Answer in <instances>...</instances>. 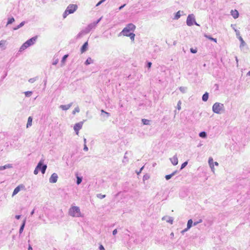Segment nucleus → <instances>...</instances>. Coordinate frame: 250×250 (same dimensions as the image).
<instances>
[{"instance_id":"1","label":"nucleus","mask_w":250,"mask_h":250,"mask_svg":"<svg viewBox=\"0 0 250 250\" xmlns=\"http://www.w3.org/2000/svg\"><path fill=\"white\" fill-rule=\"evenodd\" d=\"M212 111L216 114H221V112L225 111L224 105L220 103H215L212 106Z\"/></svg>"},{"instance_id":"2","label":"nucleus","mask_w":250,"mask_h":250,"mask_svg":"<svg viewBox=\"0 0 250 250\" xmlns=\"http://www.w3.org/2000/svg\"><path fill=\"white\" fill-rule=\"evenodd\" d=\"M68 214L69 215L72 217H80L81 216V211L80 209L78 207H72L71 208L68 212Z\"/></svg>"},{"instance_id":"3","label":"nucleus","mask_w":250,"mask_h":250,"mask_svg":"<svg viewBox=\"0 0 250 250\" xmlns=\"http://www.w3.org/2000/svg\"><path fill=\"white\" fill-rule=\"evenodd\" d=\"M136 28L135 25L133 23H128L126 26L123 29L122 33L124 36H126L125 34H128L130 33V31H134Z\"/></svg>"},{"instance_id":"4","label":"nucleus","mask_w":250,"mask_h":250,"mask_svg":"<svg viewBox=\"0 0 250 250\" xmlns=\"http://www.w3.org/2000/svg\"><path fill=\"white\" fill-rule=\"evenodd\" d=\"M186 23L189 26H191L193 24H195L197 26H200V25L196 22L195 16L193 14H191L188 15Z\"/></svg>"},{"instance_id":"5","label":"nucleus","mask_w":250,"mask_h":250,"mask_svg":"<svg viewBox=\"0 0 250 250\" xmlns=\"http://www.w3.org/2000/svg\"><path fill=\"white\" fill-rule=\"evenodd\" d=\"M37 168L40 170L42 174H44L47 168V165L43 164L42 160H41L37 166Z\"/></svg>"},{"instance_id":"6","label":"nucleus","mask_w":250,"mask_h":250,"mask_svg":"<svg viewBox=\"0 0 250 250\" xmlns=\"http://www.w3.org/2000/svg\"><path fill=\"white\" fill-rule=\"evenodd\" d=\"M78 8V6L77 4H69L67 8V11H68V13L72 14Z\"/></svg>"},{"instance_id":"7","label":"nucleus","mask_w":250,"mask_h":250,"mask_svg":"<svg viewBox=\"0 0 250 250\" xmlns=\"http://www.w3.org/2000/svg\"><path fill=\"white\" fill-rule=\"evenodd\" d=\"M37 39H38L37 36H34V37L31 38V39L28 40L27 41H26L25 42V44H27V46H28L29 47V46L35 44Z\"/></svg>"},{"instance_id":"8","label":"nucleus","mask_w":250,"mask_h":250,"mask_svg":"<svg viewBox=\"0 0 250 250\" xmlns=\"http://www.w3.org/2000/svg\"><path fill=\"white\" fill-rule=\"evenodd\" d=\"M238 39L239 40V41H240V48L241 50H243V51H245V50H248V47H245L246 46V42H244V41L243 40V38H242V37H241L240 36H239L238 37Z\"/></svg>"},{"instance_id":"9","label":"nucleus","mask_w":250,"mask_h":250,"mask_svg":"<svg viewBox=\"0 0 250 250\" xmlns=\"http://www.w3.org/2000/svg\"><path fill=\"white\" fill-rule=\"evenodd\" d=\"M83 122H81L76 124L74 126V129L76 132V134H78L79 133V130H80L83 126Z\"/></svg>"},{"instance_id":"10","label":"nucleus","mask_w":250,"mask_h":250,"mask_svg":"<svg viewBox=\"0 0 250 250\" xmlns=\"http://www.w3.org/2000/svg\"><path fill=\"white\" fill-rule=\"evenodd\" d=\"M101 20V18H100L99 19H98L97 21L89 24L87 27L91 31L92 29H93L96 27L97 24L100 22Z\"/></svg>"},{"instance_id":"11","label":"nucleus","mask_w":250,"mask_h":250,"mask_svg":"<svg viewBox=\"0 0 250 250\" xmlns=\"http://www.w3.org/2000/svg\"><path fill=\"white\" fill-rule=\"evenodd\" d=\"M58 178V175L56 173H54L51 175L49 178V182L51 183H55L57 182Z\"/></svg>"},{"instance_id":"12","label":"nucleus","mask_w":250,"mask_h":250,"mask_svg":"<svg viewBox=\"0 0 250 250\" xmlns=\"http://www.w3.org/2000/svg\"><path fill=\"white\" fill-rule=\"evenodd\" d=\"M24 186L21 184L19 185L18 187H17L14 190L13 192L12 193V196H14V195H16L21 189H24Z\"/></svg>"},{"instance_id":"13","label":"nucleus","mask_w":250,"mask_h":250,"mask_svg":"<svg viewBox=\"0 0 250 250\" xmlns=\"http://www.w3.org/2000/svg\"><path fill=\"white\" fill-rule=\"evenodd\" d=\"M170 161L171 163L174 165L176 166L178 164V160L176 155H175L172 158H170Z\"/></svg>"},{"instance_id":"14","label":"nucleus","mask_w":250,"mask_h":250,"mask_svg":"<svg viewBox=\"0 0 250 250\" xmlns=\"http://www.w3.org/2000/svg\"><path fill=\"white\" fill-rule=\"evenodd\" d=\"M88 45V44L87 41L83 43V44L82 45L81 48V52L82 53L85 52L87 50Z\"/></svg>"},{"instance_id":"15","label":"nucleus","mask_w":250,"mask_h":250,"mask_svg":"<svg viewBox=\"0 0 250 250\" xmlns=\"http://www.w3.org/2000/svg\"><path fill=\"white\" fill-rule=\"evenodd\" d=\"M72 103H71L69 104H66V105H61L60 106V108H61L63 110H67L70 108V107L72 106Z\"/></svg>"},{"instance_id":"16","label":"nucleus","mask_w":250,"mask_h":250,"mask_svg":"<svg viewBox=\"0 0 250 250\" xmlns=\"http://www.w3.org/2000/svg\"><path fill=\"white\" fill-rule=\"evenodd\" d=\"M101 111V115L102 116L104 117L105 119L108 118L110 116V114L109 113L105 111L103 109H102Z\"/></svg>"},{"instance_id":"17","label":"nucleus","mask_w":250,"mask_h":250,"mask_svg":"<svg viewBox=\"0 0 250 250\" xmlns=\"http://www.w3.org/2000/svg\"><path fill=\"white\" fill-rule=\"evenodd\" d=\"M12 167H13V166L12 164H7L4 166H0V171L5 170L7 168H12Z\"/></svg>"},{"instance_id":"18","label":"nucleus","mask_w":250,"mask_h":250,"mask_svg":"<svg viewBox=\"0 0 250 250\" xmlns=\"http://www.w3.org/2000/svg\"><path fill=\"white\" fill-rule=\"evenodd\" d=\"M231 15H232L234 19H237L239 17V13L238 11L236 10H231Z\"/></svg>"},{"instance_id":"19","label":"nucleus","mask_w":250,"mask_h":250,"mask_svg":"<svg viewBox=\"0 0 250 250\" xmlns=\"http://www.w3.org/2000/svg\"><path fill=\"white\" fill-rule=\"evenodd\" d=\"M68 54L64 55L62 57V59L61 60V67L63 66L64 65L65 61H66L67 58H68Z\"/></svg>"},{"instance_id":"20","label":"nucleus","mask_w":250,"mask_h":250,"mask_svg":"<svg viewBox=\"0 0 250 250\" xmlns=\"http://www.w3.org/2000/svg\"><path fill=\"white\" fill-rule=\"evenodd\" d=\"M177 171L175 170L174 172H173L171 174L166 175V176H165L166 179L167 180H169L172 176L175 175L177 173Z\"/></svg>"},{"instance_id":"21","label":"nucleus","mask_w":250,"mask_h":250,"mask_svg":"<svg viewBox=\"0 0 250 250\" xmlns=\"http://www.w3.org/2000/svg\"><path fill=\"white\" fill-rule=\"evenodd\" d=\"M32 117L30 116L28 118L27 123L26 124V127L28 128L29 127L31 126L32 125Z\"/></svg>"},{"instance_id":"22","label":"nucleus","mask_w":250,"mask_h":250,"mask_svg":"<svg viewBox=\"0 0 250 250\" xmlns=\"http://www.w3.org/2000/svg\"><path fill=\"white\" fill-rule=\"evenodd\" d=\"M213 160L212 158L210 157L208 159V164L212 170L214 169Z\"/></svg>"},{"instance_id":"23","label":"nucleus","mask_w":250,"mask_h":250,"mask_svg":"<svg viewBox=\"0 0 250 250\" xmlns=\"http://www.w3.org/2000/svg\"><path fill=\"white\" fill-rule=\"evenodd\" d=\"M25 219L24 220V221H23L22 223L21 224V225L20 227V230H19L20 234H21L22 232L23 229L24 228V227H25Z\"/></svg>"},{"instance_id":"24","label":"nucleus","mask_w":250,"mask_h":250,"mask_svg":"<svg viewBox=\"0 0 250 250\" xmlns=\"http://www.w3.org/2000/svg\"><path fill=\"white\" fill-rule=\"evenodd\" d=\"M92 63H93V60L90 57H88L85 61L84 64L87 65Z\"/></svg>"},{"instance_id":"25","label":"nucleus","mask_w":250,"mask_h":250,"mask_svg":"<svg viewBox=\"0 0 250 250\" xmlns=\"http://www.w3.org/2000/svg\"><path fill=\"white\" fill-rule=\"evenodd\" d=\"M208 92H205L203 96H202V100L204 102H206L208 100Z\"/></svg>"},{"instance_id":"26","label":"nucleus","mask_w":250,"mask_h":250,"mask_svg":"<svg viewBox=\"0 0 250 250\" xmlns=\"http://www.w3.org/2000/svg\"><path fill=\"white\" fill-rule=\"evenodd\" d=\"M25 23V21H22L21 23H20V24H19L18 26L15 27L13 28V29L14 30H17L19 28H20L21 27H22Z\"/></svg>"},{"instance_id":"27","label":"nucleus","mask_w":250,"mask_h":250,"mask_svg":"<svg viewBox=\"0 0 250 250\" xmlns=\"http://www.w3.org/2000/svg\"><path fill=\"white\" fill-rule=\"evenodd\" d=\"M29 46H27V44H25V42H24L20 47V49H19V51L20 52H21L22 51H23L24 50H25V49H26L27 47H28Z\"/></svg>"},{"instance_id":"28","label":"nucleus","mask_w":250,"mask_h":250,"mask_svg":"<svg viewBox=\"0 0 250 250\" xmlns=\"http://www.w3.org/2000/svg\"><path fill=\"white\" fill-rule=\"evenodd\" d=\"M125 35L126 37H130L131 41L134 40V38H135V35L133 33H129L128 34H125Z\"/></svg>"},{"instance_id":"29","label":"nucleus","mask_w":250,"mask_h":250,"mask_svg":"<svg viewBox=\"0 0 250 250\" xmlns=\"http://www.w3.org/2000/svg\"><path fill=\"white\" fill-rule=\"evenodd\" d=\"M199 136L202 138H206L207 137V134L205 131H202L199 133Z\"/></svg>"},{"instance_id":"30","label":"nucleus","mask_w":250,"mask_h":250,"mask_svg":"<svg viewBox=\"0 0 250 250\" xmlns=\"http://www.w3.org/2000/svg\"><path fill=\"white\" fill-rule=\"evenodd\" d=\"M193 224L192 219L188 220V221L187 227L188 228V229H189L192 226V225H193Z\"/></svg>"},{"instance_id":"31","label":"nucleus","mask_w":250,"mask_h":250,"mask_svg":"<svg viewBox=\"0 0 250 250\" xmlns=\"http://www.w3.org/2000/svg\"><path fill=\"white\" fill-rule=\"evenodd\" d=\"M142 122L144 125H150V121L146 119H142Z\"/></svg>"},{"instance_id":"32","label":"nucleus","mask_w":250,"mask_h":250,"mask_svg":"<svg viewBox=\"0 0 250 250\" xmlns=\"http://www.w3.org/2000/svg\"><path fill=\"white\" fill-rule=\"evenodd\" d=\"M205 37L206 38H207V39H209V40H211V41H214V42H217V39H215V38H212V37H211L210 36H209V35H205Z\"/></svg>"},{"instance_id":"33","label":"nucleus","mask_w":250,"mask_h":250,"mask_svg":"<svg viewBox=\"0 0 250 250\" xmlns=\"http://www.w3.org/2000/svg\"><path fill=\"white\" fill-rule=\"evenodd\" d=\"M5 42H6V41H4V40H1L0 41V48H1V49H4V45L5 44Z\"/></svg>"},{"instance_id":"34","label":"nucleus","mask_w":250,"mask_h":250,"mask_svg":"<svg viewBox=\"0 0 250 250\" xmlns=\"http://www.w3.org/2000/svg\"><path fill=\"white\" fill-rule=\"evenodd\" d=\"M127 152H126L125 154V155H124V159H123V162L124 163H126L128 162V159L126 156V155H127Z\"/></svg>"},{"instance_id":"35","label":"nucleus","mask_w":250,"mask_h":250,"mask_svg":"<svg viewBox=\"0 0 250 250\" xmlns=\"http://www.w3.org/2000/svg\"><path fill=\"white\" fill-rule=\"evenodd\" d=\"M180 17H181L180 11H179L176 13V14L174 16V19L178 20V19H179L180 18Z\"/></svg>"},{"instance_id":"36","label":"nucleus","mask_w":250,"mask_h":250,"mask_svg":"<svg viewBox=\"0 0 250 250\" xmlns=\"http://www.w3.org/2000/svg\"><path fill=\"white\" fill-rule=\"evenodd\" d=\"M82 179H83V178L82 177L77 176V181H76L77 184V185L80 184L82 182Z\"/></svg>"},{"instance_id":"37","label":"nucleus","mask_w":250,"mask_h":250,"mask_svg":"<svg viewBox=\"0 0 250 250\" xmlns=\"http://www.w3.org/2000/svg\"><path fill=\"white\" fill-rule=\"evenodd\" d=\"M14 21H15V19L13 17L9 18L7 23V24H12L13 22H14Z\"/></svg>"},{"instance_id":"38","label":"nucleus","mask_w":250,"mask_h":250,"mask_svg":"<svg viewBox=\"0 0 250 250\" xmlns=\"http://www.w3.org/2000/svg\"><path fill=\"white\" fill-rule=\"evenodd\" d=\"M187 89V88L186 87L181 86L179 87V90H180L181 92H182L183 93L186 92Z\"/></svg>"},{"instance_id":"39","label":"nucleus","mask_w":250,"mask_h":250,"mask_svg":"<svg viewBox=\"0 0 250 250\" xmlns=\"http://www.w3.org/2000/svg\"><path fill=\"white\" fill-rule=\"evenodd\" d=\"M38 77H36L35 78H30L29 80H28V82L30 83H34L37 79H38Z\"/></svg>"},{"instance_id":"40","label":"nucleus","mask_w":250,"mask_h":250,"mask_svg":"<svg viewBox=\"0 0 250 250\" xmlns=\"http://www.w3.org/2000/svg\"><path fill=\"white\" fill-rule=\"evenodd\" d=\"M90 30L89 29V28L86 27L82 31V33L83 34H87L88 33Z\"/></svg>"},{"instance_id":"41","label":"nucleus","mask_w":250,"mask_h":250,"mask_svg":"<svg viewBox=\"0 0 250 250\" xmlns=\"http://www.w3.org/2000/svg\"><path fill=\"white\" fill-rule=\"evenodd\" d=\"M188 164V161H186L184 163H183L181 166L180 169L182 170L183 168H184L187 166Z\"/></svg>"},{"instance_id":"42","label":"nucleus","mask_w":250,"mask_h":250,"mask_svg":"<svg viewBox=\"0 0 250 250\" xmlns=\"http://www.w3.org/2000/svg\"><path fill=\"white\" fill-rule=\"evenodd\" d=\"M168 219L167 220V222L169 223L172 224L173 223V219L172 217H167Z\"/></svg>"},{"instance_id":"43","label":"nucleus","mask_w":250,"mask_h":250,"mask_svg":"<svg viewBox=\"0 0 250 250\" xmlns=\"http://www.w3.org/2000/svg\"><path fill=\"white\" fill-rule=\"evenodd\" d=\"M97 197L99 199H103L105 197V195H103L101 193H99L97 194Z\"/></svg>"},{"instance_id":"44","label":"nucleus","mask_w":250,"mask_h":250,"mask_svg":"<svg viewBox=\"0 0 250 250\" xmlns=\"http://www.w3.org/2000/svg\"><path fill=\"white\" fill-rule=\"evenodd\" d=\"M24 93L26 97H29L32 95V92L28 91L25 92Z\"/></svg>"},{"instance_id":"45","label":"nucleus","mask_w":250,"mask_h":250,"mask_svg":"<svg viewBox=\"0 0 250 250\" xmlns=\"http://www.w3.org/2000/svg\"><path fill=\"white\" fill-rule=\"evenodd\" d=\"M190 51L191 53H193V54H195L196 53H197V48H191L190 49Z\"/></svg>"},{"instance_id":"46","label":"nucleus","mask_w":250,"mask_h":250,"mask_svg":"<svg viewBox=\"0 0 250 250\" xmlns=\"http://www.w3.org/2000/svg\"><path fill=\"white\" fill-rule=\"evenodd\" d=\"M80 109L79 107H76L72 112L73 114H75L76 112H79Z\"/></svg>"},{"instance_id":"47","label":"nucleus","mask_w":250,"mask_h":250,"mask_svg":"<svg viewBox=\"0 0 250 250\" xmlns=\"http://www.w3.org/2000/svg\"><path fill=\"white\" fill-rule=\"evenodd\" d=\"M68 14H70V13H68V11H67V10L66 9L63 14V18H65Z\"/></svg>"},{"instance_id":"48","label":"nucleus","mask_w":250,"mask_h":250,"mask_svg":"<svg viewBox=\"0 0 250 250\" xmlns=\"http://www.w3.org/2000/svg\"><path fill=\"white\" fill-rule=\"evenodd\" d=\"M149 176L147 174H146L143 176V180H146L149 179Z\"/></svg>"},{"instance_id":"49","label":"nucleus","mask_w":250,"mask_h":250,"mask_svg":"<svg viewBox=\"0 0 250 250\" xmlns=\"http://www.w3.org/2000/svg\"><path fill=\"white\" fill-rule=\"evenodd\" d=\"M181 102L180 101H179L177 104V109L178 110L181 109Z\"/></svg>"},{"instance_id":"50","label":"nucleus","mask_w":250,"mask_h":250,"mask_svg":"<svg viewBox=\"0 0 250 250\" xmlns=\"http://www.w3.org/2000/svg\"><path fill=\"white\" fill-rule=\"evenodd\" d=\"M39 172V169L37 168V167H36L34 171V174L35 175H37Z\"/></svg>"},{"instance_id":"51","label":"nucleus","mask_w":250,"mask_h":250,"mask_svg":"<svg viewBox=\"0 0 250 250\" xmlns=\"http://www.w3.org/2000/svg\"><path fill=\"white\" fill-rule=\"evenodd\" d=\"M152 65V63L151 62H147L146 64V67L148 68H150Z\"/></svg>"},{"instance_id":"52","label":"nucleus","mask_w":250,"mask_h":250,"mask_svg":"<svg viewBox=\"0 0 250 250\" xmlns=\"http://www.w3.org/2000/svg\"><path fill=\"white\" fill-rule=\"evenodd\" d=\"M83 150L85 151H87L88 150V148L86 145V144H84Z\"/></svg>"},{"instance_id":"53","label":"nucleus","mask_w":250,"mask_h":250,"mask_svg":"<svg viewBox=\"0 0 250 250\" xmlns=\"http://www.w3.org/2000/svg\"><path fill=\"white\" fill-rule=\"evenodd\" d=\"M58 62H59V60L58 59H56V60H55L53 62L52 64L53 65H56L58 63Z\"/></svg>"},{"instance_id":"54","label":"nucleus","mask_w":250,"mask_h":250,"mask_svg":"<svg viewBox=\"0 0 250 250\" xmlns=\"http://www.w3.org/2000/svg\"><path fill=\"white\" fill-rule=\"evenodd\" d=\"M99 250H105L104 247L102 245H100Z\"/></svg>"},{"instance_id":"55","label":"nucleus","mask_w":250,"mask_h":250,"mask_svg":"<svg viewBox=\"0 0 250 250\" xmlns=\"http://www.w3.org/2000/svg\"><path fill=\"white\" fill-rule=\"evenodd\" d=\"M188 229H188V228L187 227V228L181 231V233L183 234L185 232L187 231Z\"/></svg>"},{"instance_id":"56","label":"nucleus","mask_w":250,"mask_h":250,"mask_svg":"<svg viewBox=\"0 0 250 250\" xmlns=\"http://www.w3.org/2000/svg\"><path fill=\"white\" fill-rule=\"evenodd\" d=\"M235 31L236 32V34L238 38L240 36V32L238 30H237L236 29H235Z\"/></svg>"},{"instance_id":"57","label":"nucleus","mask_w":250,"mask_h":250,"mask_svg":"<svg viewBox=\"0 0 250 250\" xmlns=\"http://www.w3.org/2000/svg\"><path fill=\"white\" fill-rule=\"evenodd\" d=\"M117 233V229H115L113 232H112V234L113 235H115Z\"/></svg>"},{"instance_id":"58","label":"nucleus","mask_w":250,"mask_h":250,"mask_svg":"<svg viewBox=\"0 0 250 250\" xmlns=\"http://www.w3.org/2000/svg\"><path fill=\"white\" fill-rule=\"evenodd\" d=\"M125 6V4H124L121 5V6H120L119 7V10H122Z\"/></svg>"},{"instance_id":"59","label":"nucleus","mask_w":250,"mask_h":250,"mask_svg":"<svg viewBox=\"0 0 250 250\" xmlns=\"http://www.w3.org/2000/svg\"><path fill=\"white\" fill-rule=\"evenodd\" d=\"M103 2H102L101 0L99 1L97 3V4L96 5V6H99L100 5H101Z\"/></svg>"},{"instance_id":"60","label":"nucleus","mask_w":250,"mask_h":250,"mask_svg":"<svg viewBox=\"0 0 250 250\" xmlns=\"http://www.w3.org/2000/svg\"><path fill=\"white\" fill-rule=\"evenodd\" d=\"M21 216L20 215H17L15 216V218L17 219H20L21 218Z\"/></svg>"},{"instance_id":"61","label":"nucleus","mask_w":250,"mask_h":250,"mask_svg":"<svg viewBox=\"0 0 250 250\" xmlns=\"http://www.w3.org/2000/svg\"><path fill=\"white\" fill-rule=\"evenodd\" d=\"M83 34V33H82V31H81L80 33H79L78 34V35H77V38H80V37L81 36V35H82V34Z\"/></svg>"},{"instance_id":"62","label":"nucleus","mask_w":250,"mask_h":250,"mask_svg":"<svg viewBox=\"0 0 250 250\" xmlns=\"http://www.w3.org/2000/svg\"><path fill=\"white\" fill-rule=\"evenodd\" d=\"M28 250H33V249L31 247V246L30 245H29V247H28Z\"/></svg>"},{"instance_id":"63","label":"nucleus","mask_w":250,"mask_h":250,"mask_svg":"<svg viewBox=\"0 0 250 250\" xmlns=\"http://www.w3.org/2000/svg\"><path fill=\"white\" fill-rule=\"evenodd\" d=\"M193 226H196L197 225H198L199 223L197 221H195L193 223Z\"/></svg>"},{"instance_id":"64","label":"nucleus","mask_w":250,"mask_h":250,"mask_svg":"<svg viewBox=\"0 0 250 250\" xmlns=\"http://www.w3.org/2000/svg\"><path fill=\"white\" fill-rule=\"evenodd\" d=\"M34 212H35V209H33V210L31 212V213H30V215H33V214H34Z\"/></svg>"}]
</instances>
